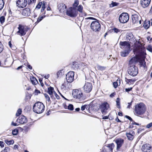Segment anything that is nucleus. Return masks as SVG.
Instances as JSON below:
<instances>
[{"label": "nucleus", "mask_w": 152, "mask_h": 152, "mask_svg": "<svg viewBox=\"0 0 152 152\" xmlns=\"http://www.w3.org/2000/svg\"><path fill=\"white\" fill-rule=\"evenodd\" d=\"M138 43L134 48L133 52L141 65L145 67V56L146 54L145 53V49L143 45L139 43V42Z\"/></svg>", "instance_id": "nucleus-1"}, {"label": "nucleus", "mask_w": 152, "mask_h": 152, "mask_svg": "<svg viewBox=\"0 0 152 152\" xmlns=\"http://www.w3.org/2000/svg\"><path fill=\"white\" fill-rule=\"evenodd\" d=\"M146 110V107L142 103L137 104L135 105L134 113L135 115L139 116L143 115Z\"/></svg>", "instance_id": "nucleus-2"}, {"label": "nucleus", "mask_w": 152, "mask_h": 152, "mask_svg": "<svg viewBox=\"0 0 152 152\" xmlns=\"http://www.w3.org/2000/svg\"><path fill=\"white\" fill-rule=\"evenodd\" d=\"M133 59L132 58L129 61V66L127 71L129 74L132 76H136L138 73V69L137 67L132 63Z\"/></svg>", "instance_id": "nucleus-3"}, {"label": "nucleus", "mask_w": 152, "mask_h": 152, "mask_svg": "<svg viewBox=\"0 0 152 152\" xmlns=\"http://www.w3.org/2000/svg\"><path fill=\"white\" fill-rule=\"evenodd\" d=\"M44 105L40 102H36L33 107L34 112L37 113H42L44 111Z\"/></svg>", "instance_id": "nucleus-4"}, {"label": "nucleus", "mask_w": 152, "mask_h": 152, "mask_svg": "<svg viewBox=\"0 0 152 152\" xmlns=\"http://www.w3.org/2000/svg\"><path fill=\"white\" fill-rule=\"evenodd\" d=\"M11 55V52L8 49L5 50L4 51V55L6 57H7L5 62V64L10 66H11L13 63L12 58V57H10Z\"/></svg>", "instance_id": "nucleus-5"}, {"label": "nucleus", "mask_w": 152, "mask_h": 152, "mask_svg": "<svg viewBox=\"0 0 152 152\" xmlns=\"http://www.w3.org/2000/svg\"><path fill=\"white\" fill-rule=\"evenodd\" d=\"M18 31L16 33L21 37L25 35L28 31V28L21 24H19L18 27Z\"/></svg>", "instance_id": "nucleus-6"}, {"label": "nucleus", "mask_w": 152, "mask_h": 152, "mask_svg": "<svg viewBox=\"0 0 152 152\" xmlns=\"http://www.w3.org/2000/svg\"><path fill=\"white\" fill-rule=\"evenodd\" d=\"M91 28L93 31H99L100 30L101 25L98 21H94L91 23Z\"/></svg>", "instance_id": "nucleus-7"}, {"label": "nucleus", "mask_w": 152, "mask_h": 152, "mask_svg": "<svg viewBox=\"0 0 152 152\" xmlns=\"http://www.w3.org/2000/svg\"><path fill=\"white\" fill-rule=\"evenodd\" d=\"M78 14L76 8L74 7H70L66 12L67 15L72 17H75L77 16Z\"/></svg>", "instance_id": "nucleus-8"}, {"label": "nucleus", "mask_w": 152, "mask_h": 152, "mask_svg": "<svg viewBox=\"0 0 152 152\" xmlns=\"http://www.w3.org/2000/svg\"><path fill=\"white\" fill-rule=\"evenodd\" d=\"M129 18V15L127 13H123L119 16V19L121 23H125L128 21Z\"/></svg>", "instance_id": "nucleus-9"}, {"label": "nucleus", "mask_w": 152, "mask_h": 152, "mask_svg": "<svg viewBox=\"0 0 152 152\" xmlns=\"http://www.w3.org/2000/svg\"><path fill=\"white\" fill-rule=\"evenodd\" d=\"M72 95L75 98L80 100L82 98L83 94L81 91L76 89L73 92Z\"/></svg>", "instance_id": "nucleus-10"}, {"label": "nucleus", "mask_w": 152, "mask_h": 152, "mask_svg": "<svg viewBox=\"0 0 152 152\" xmlns=\"http://www.w3.org/2000/svg\"><path fill=\"white\" fill-rule=\"evenodd\" d=\"M119 45L121 48L124 50H130V45L127 42H121Z\"/></svg>", "instance_id": "nucleus-11"}, {"label": "nucleus", "mask_w": 152, "mask_h": 152, "mask_svg": "<svg viewBox=\"0 0 152 152\" xmlns=\"http://www.w3.org/2000/svg\"><path fill=\"white\" fill-rule=\"evenodd\" d=\"M141 150L142 152H152L151 146L148 144L143 145L142 147Z\"/></svg>", "instance_id": "nucleus-12"}, {"label": "nucleus", "mask_w": 152, "mask_h": 152, "mask_svg": "<svg viewBox=\"0 0 152 152\" xmlns=\"http://www.w3.org/2000/svg\"><path fill=\"white\" fill-rule=\"evenodd\" d=\"M74 72L70 71L68 72L66 76V79L68 83H71L74 80Z\"/></svg>", "instance_id": "nucleus-13"}, {"label": "nucleus", "mask_w": 152, "mask_h": 152, "mask_svg": "<svg viewBox=\"0 0 152 152\" xmlns=\"http://www.w3.org/2000/svg\"><path fill=\"white\" fill-rule=\"evenodd\" d=\"M16 4L20 8H23L26 6L27 4V0H17Z\"/></svg>", "instance_id": "nucleus-14"}, {"label": "nucleus", "mask_w": 152, "mask_h": 152, "mask_svg": "<svg viewBox=\"0 0 152 152\" xmlns=\"http://www.w3.org/2000/svg\"><path fill=\"white\" fill-rule=\"evenodd\" d=\"M100 108L102 114L104 115L105 114L107 113V110L109 108V104L107 102L104 103L101 105Z\"/></svg>", "instance_id": "nucleus-15"}, {"label": "nucleus", "mask_w": 152, "mask_h": 152, "mask_svg": "<svg viewBox=\"0 0 152 152\" xmlns=\"http://www.w3.org/2000/svg\"><path fill=\"white\" fill-rule=\"evenodd\" d=\"M83 88L85 92L86 93L90 92L92 89L91 83L89 82L86 83L83 86Z\"/></svg>", "instance_id": "nucleus-16"}, {"label": "nucleus", "mask_w": 152, "mask_h": 152, "mask_svg": "<svg viewBox=\"0 0 152 152\" xmlns=\"http://www.w3.org/2000/svg\"><path fill=\"white\" fill-rule=\"evenodd\" d=\"M83 7L80 5L76 8L77 11L79 12V15L80 17H82L86 15V13L83 10Z\"/></svg>", "instance_id": "nucleus-17"}, {"label": "nucleus", "mask_w": 152, "mask_h": 152, "mask_svg": "<svg viewBox=\"0 0 152 152\" xmlns=\"http://www.w3.org/2000/svg\"><path fill=\"white\" fill-rule=\"evenodd\" d=\"M140 18V17L138 16L137 15H133L132 17V22L133 23H139L140 24L141 23V20H139V19Z\"/></svg>", "instance_id": "nucleus-18"}, {"label": "nucleus", "mask_w": 152, "mask_h": 152, "mask_svg": "<svg viewBox=\"0 0 152 152\" xmlns=\"http://www.w3.org/2000/svg\"><path fill=\"white\" fill-rule=\"evenodd\" d=\"M115 142L117 144V149L118 150L123 144L124 140L122 139L119 138L116 139L115 140Z\"/></svg>", "instance_id": "nucleus-19"}, {"label": "nucleus", "mask_w": 152, "mask_h": 152, "mask_svg": "<svg viewBox=\"0 0 152 152\" xmlns=\"http://www.w3.org/2000/svg\"><path fill=\"white\" fill-rule=\"evenodd\" d=\"M58 9L61 12H64L66 10V6L64 4H60L58 5Z\"/></svg>", "instance_id": "nucleus-20"}, {"label": "nucleus", "mask_w": 152, "mask_h": 152, "mask_svg": "<svg viewBox=\"0 0 152 152\" xmlns=\"http://www.w3.org/2000/svg\"><path fill=\"white\" fill-rule=\"evenodd\" d=\"M27 121V119L26 117L23 115H21L19 117L16 121L17 123L21 124H23L26 123Z\"/></svg>", "instance_id": "nucleus-21"}, {"label": "nucleus", "mask_w": 152, "mask_h": 152, "mask_svg": "<svg viewBox=\"0 0 152 152\" xmlns=\"http://www.w3.org/2000/svg\"><path fill=\"white\" fill-rule=\"evenodd\" d=\"M151 0H141L140 3L143 8L148 7L150 3Z\"/></svg>", "instance_id": "nucleus-22"}, {"label": "nucleus", "mask_w": 152, "mask_h": 152, "mask_svg": "<svg viewBox=\"0 0 152 152\" xmlns=\"http://www.w3.org/2000/svg\"><path fill=\"white\" fill-rule=\"evenodd\" d=\"M133 34L131 33H129L127 34L126 36V39L129 41L130 43L134 41L135 38L134 37Z\"/></svg>", "instance_id": "nucleus-23"}, {"label": "nucleus", "mask_w": 152, "mask_h": 152, "mask_svg": "<svg viewBox=\"0 0 152 152\" xmlns=\"http://www.w3.org/2000/svg\"><path fill=\"white\" fill-rule=\"evenodd\" d=\"M22 13L24 16H28L30 14V9L29 8H26L23 9L22 11Z\"/></svg>", "instance_id": "nucleus-24"}, {"label": "nucleus", "mask_w": 152, "mask_h": 152, "mask_svg": "<svg viewBox=\"0 0 152 152\" xmlns=\"http://www.w3.org/2000/svg\"><path fill=\"white\" fill-rule=\"evenodd\" d=\"M134 132L133 131H131L129 133H126V135L129 140H132L134 138Z\"/></svg>", "instance_id": "nucleus-25"}, {"label": "nucleus", "mask_w": 152, "mask_h": 152, "mask_svg": "<svg viewBox=\"0 0 152 152\" xmlns=\"http://www.w3.org/2000/svg\"><path fill=\"white\" fill-rule=\"evenodd\" d=\"M55 91L53 90V88L50 87L48 88V93L50 96L51 98H53L54 92Z\"/></svg>", "instance_id": "nucleus-26"}, {"label": "nucleus", "mask_w": 152, "mask_h": 152, "mask_svg": "<svg viewBox=\"0 0 152 152\" xmlns=\"http://www.w3.org/2000/svg\"><path fill=\"white\" fill-rule=\"evenodd\" d=\"M129 50H124V51L121 52V56L125 57L126 56L129 54Z\"/></svg>", "instance_id": "nucleus-27"}, {"label": "nucleus", "mask_w": 152, "mask_h": 152, "mask_svg": "<svg viewBox=\"0 0 152 152\" xmlns=\"http://www.w3.org/2000/svg\"><path fill=\"white\" fill-rule=\"evenodd\" d=\"M107 146L109 148L108 150H110L109 152H112L113 149L115 146L114 144L113 143H112L111 144L108 145Z\"/></svg>", "instance_id": "nucleus-28"}, {"label": "nucleus", "mask_w": 152, "mask_h": 152, "mask_svg": "<svg viewBox=\"0 0 152 152\" xmlns=\"http://www.w3.org/2000/svg\"><path fill=\"white\" fill-rule=\"evenodd\" d=\"M96 67L98 70L100 71H103L105 69L106 67L104 66H100L98 64H97Z\"/></svg>", "instance_id": "nucleus-29"}, {"label": "nucleus", "mask_w": 152, "mask_h": 152, "mask_svg": "<svg viewBox=\"0 0 152 152\" xmlns=\"http://www.w3.org/2000/svg\"><path fill=\"white\" fill-rule=\"evenodd\" d=\"M31 81L32 83L34 85H36L37 83V81L35 77H32L30 78Z\"/></svg>", "instance_id": "nucleus-30"}, {"label": "nucleus", "mask_w": 152, "mask_h": 152, "mask_svg": "<svg viewBox=\"0 0 152 152\" xmlns=\"http://www.w3.org/2000/svg\"><path fill=\"white\" fill-rule=\"evenodd\" d=\"M45 17V15L40 16L37 18V21L35 22L36 24L39 23L40 21H41L42 19Z\"/></svg>", "instance_id": "nucleus-31"}, {"label": "nucleus", "mask_w": 152, "mask_h": 152, "mask_svg": "<svg viewBox=\"0 0 152 152\" xmlns=\"http://www.w3.org/2000/svg\"><path fill=\"white\" fill-rule=\"evenodd\" d=\"M116 102L117 107L118 108L120 109L121 108V107L120 103V99L119 98H118L117 99Z\"/></svg>", "instance_id": "nucleus-32"}, {"label": "nucleus", "mask_w": 152, "mask_h": 152, "mask_svg": "<svg viewBox=\"0 0 152 152\" xmlns=\"http://www.w3.org/2000/svg\"><path fill=\"white\" fill-rule=\"evenodd\" d=\"M45 4L44 2H39L38 4L36 6V9H39L43 5V4Z\"/></svg>", "instance_id": "nucleus-33"}, {"label": "nucleus", "mask_w": 152, "mask_h": 152, "mask_svg": "<svg viewBox=\"0 0 152 152\" xmlns=\"http://www.w3.org/2000/svg\"><path fill=\"white\" fill-rule=\"evenodd\" d=\"M79 4V1L78 0H75V2L73 4V7H74L75 8L77 7Z\"/></svg>", "instance_id": "nucleus-34"}, {"label": "nucleus", "mask_w": 152, "mask_h": 152, "mask_svg": "<svg viewBox=\"0 0 152 152\" xmlns=\"http://www.w3.org/2000/svg\"><path fill=\"white\" fill-rule=\"evenodd\" d=\"M5 142V143L8 145L12 144L14 143V141L12 140L10 141H9L8 140H6Z\"/></svg>", "instance_id": "nucleus-35"}, {"label": "nucleus", "mask_w": 152, "mask_h": 152, "mask_svg": "<svg viewBox=\"0 0 152 152\" xmlns=\"http://www.w3.org/2000/svg\"><path fill=\"white\" fill-rule=\"evenodd\" d=\"M4 2L3 0H0V10H2L4 5Z\"/></svg>", "instance_id": "nucleus-36"}, {"label": "nucleus", "mask_w": 152, "mask_h": 152, "mask_svg": "<svg viewBox=\"0 0 152 152\" xmlns=\"http://www.w3.org/2000/svg\"><path fill=\"white\" fill-rule=\"evenodd\" d=\"M119 4L115 2H112L110 4V7H113L114 6H117Z\"/></svg>", "instance_id": "nucleus-37"}, {"label": "nucleus", "mask_w": 152, "mask_h": 152, "mask_svg": "<svg viewBox=\"0 0 152 152\" xmlns=\"http://www.w3.org/2000/svg\"><path fill=\"white\" fill-rule=\"evenodd\" d=\"M45 96L46 99V101H48L49 102V103H50V98L49 96L47 94H44Z\"/></svg>", "instance_id": "nucleus-38"}, {"label": "nucleus", "mask_w": 152, "mask_h": 152, "mask_svg": "<svg viewBox=\"0 0 152 152\" xmlns=\"http://www.w3.org/2000/svg\"><path fill=\"white\" fill-rule=\"evenodd\" d=\"M150 23L149 22H148L147 23H144L143 26L145 29H148L149 27Z\"/></svg>", "instance_id": "nucleus-39"}, {"label": "nucleus", "mask_w": 152, "mask_h": 152, "mask_svg": "<svg viewBox=\"0 0 152 152\" xmlns=\"http://www.w3.org/2000/svg\"><path fill=\"white\" fill-rule=\"evenodd\" d=\"M22 113V109H19L18 110L16 115V116H19Z\"/></svg>", "instance_id": "nucleus-40"}, {"label": "nucleus", "mask_w": 152, "mask_h": 152, "mask_svg": "<svg viewBox=\"0 0 152 152\" xmlns=\"http://www.w3.org/2000/svg\"><path fill=\"white\" fill-rule=\"evenodd\" d=\"M18 132V129H15L12 131V134L13 135H16L17 134Z\"/></svg>", "instance_id": "nucleus-41"}, {"label": "nucleus", "mask_w": 152, "mask_h": 152, "mask_svg": "<svg viewBox=\"0 0 152 152\" xmlns=\"http://www.w3.org/2000/svg\"><path fill=\"white\" fill-rule=\"evenodd\" d=\"M4 49V46L1 42H0V53H1Z\"/></svg>", "instance_id": "nucleus-42"}, {"label": "nucleus", "mask_w": 152, "mask_h": 152, "mask_svg": "<svg viewBox=\"0 0 152 152\" xmlns=\"http://www.w3.org/2000/svg\"><path fill=\"white\" fill-rule=\"evenodd\" d=\"M126 82H129V83H134L135 82V80H134L132 79H130L127 78H126Z\"/></svg>", "instance_id": "nucleus-43"}, {"label": "nucleus", "mask_w": 152, "mask_h": 152, "mask_svg": "<svg viewBox=\"0 0 152 152\" xmlns=\"http://www.w3.org/2000/svg\"><path fill=\"white\" fill-rule=\"evenodd\" d=\"M36 0H28V4H30L36 2Z\"/></svg>", "instance_id": "nucleus-44"}, {"label": "nucleus", "mask_w": 152, "mask_h": 152, "mask_svg": "<svg viewBox=\"0 0 152 152\" xmlns=\"http://www.w3.org/2000/svg\"><path fill=\"white\" fill-rule=\"evenodd\" d=\"M5 18L4 16H1L0 18V21L2 24L4 22Z\"/></svg>", "instance_id": "nucleus-45"}, {"label": "nucleus", "mask_w": 152, "mask_h": 152, "mask_svg": "<svg viewBox=\"0 0 152 152\" xmlns=\"http://www.w3.org/2000/svg\"><path fill=\"white\" fill-rule=\"evenodd\" d=\"M10 151V148L9 147H6L4 150L2 152H8Z\"/></svg>", "instance_id": "nucleus-46"}, {"label": "nucleus", "mask_w": 152, "mask_h": 152, "mask_svg": "<svg viewBox=\"0 0 152 152\" xmlns=\"http://www.w3.org/2000/svg\"><path fill=\"white\" fill-rule=\"evenodd\" d=\"M68 109L70 110H73V106L72 104H70L68 106Z\"/></svg>", "instance_id": "nucleus-47"}, {"label": "nucleus", "mask_w": 152, "mask_h": 152, "mask_svg": "<svg viewBox=\"0 0 152 152\" xmlns=\"http://www.w3.org/2000/svg\"><path fill=\"white\" fill-rule=\"evenodd\" d=\"M133 102V101H132L131 102H129L128 103V105L127 107L126 108L128 109H130V108L132 104V103Z\"/></svg>", "instance_id": "nucleus-48"}, {"label": "nucleus", "mask_w": 152, "mask_h": 152, "mask_svg": "<svg viewBox=\"0 0 152 152\" xmlns=\"http://www.w3.org/2000/svg\"><path fill=\"white\" fill-rule=\"evenodd\" d=\"M66 83L65 82L62 84L61 88L62 89H64L66 87Z\"/></svg>", "instance_id": "nucleus-49"}, {"label": "nucleus", "mask_w": 152, "mask_h": 152, "mask_svg": "<svg viewBox=\"0 0 152 152\" xmlns=\"http://www.w3.org/2000/svg\"><path fill=\"white\" fill-rule=\"evenodd\" d=\"M5 143L4 142L2 141H0V146L1 148H3L4 147Z\"/></svg>", "instance_id": "nucleus-50"}, {"label": "nucleus", "mask_w": 152, "mask_h": 152, "mask_svg": "<svg viewBox=\"0 0 152 152\" xmlns=\"http://www.w3.org/2000/svg\"><path fill=\"white\" fill-rule=\"evenodd\" d=\"M62 74V73L61 72V71H58L57 72V77H58L59 76L61 75Z\"/></svg>", "instance_id": "nucleus-51"}, {"label": "nucleus", "mask_w": 152, "mask_h": 152, "mask_svg": "<svg viewBox=\"0 0 152 152\" xmlns=\"http://www.w3.org/2000/svg\"><path fill=\"white\" fill-rule=\"evenodd\" d=\"M152 126V122L146 126V127L149 128Z\"/></svg>", "instance_id": "nucleus-52"}, {"label": "nucleus", "mask_w": 152, "mask_h": 152, "mask_svg": "<svg viewBox=\"0 0 152 152\" xmlns=\"http://www.w3.org/2000/svg\"><path fill=\"white\" fill-rule=\"evenodd\" d=\"M113 86L115 88H116L118 86V84L117 82H114L113 83Z\"/></svg>", "instance_id": "nucleus-53"}, {"label": "nucleus", "mask_w": 152, "mask_h": 152, "mask_svg": "<svg viewBox=\"0 0 152 152\" xmlns=\"http://www.w3.org/2000/svg\"><path fill=\"white\" fill-rule=\"evenodd\" d=\"M132 89V87L129 88H126L125 91L126 92H129V91H131Z\"/></svg>", "instance_id": "nucleus-54"}, {"label": "nucleus", "mask_w": 152, "mask_h": 152, "mask_svg": "<svg viewBox=\"0 0 152 152\" xmlns=\"http://www.w3.org/2000/svg\"><path fill=\"white\" fill-rule=\"evenodd\" d=\"M125 117L128 119L130 121H133L132 119L130 117L127 116V115H126Z\"/></svg>", "instance_id": "nucleus-55"}, {"label": "nucleus", "mask_w": 152, "mask_h": 152, "mask_svg": "<svg viewBox=\"0 0 152 152\" xmlns=\"http://www.w3.org/2000/svg\"><path fill=\"white\" fill-rule=\"evenodd\" d=\"M113 30L116 33H117L120 31L119 30L116 28H114Z\"/></svg>", "instance_id": "nucleus-56"}, {"label": "nucleus", "mask_w": 152, "mask_h": 152, "mask_svg": "<svg viewBox=\"0 0 152 152\" xmlns=\"http://www.w3.org/2000/svg\"><path fill=\"white\" fill-rule=\"evenodd\" d=\"M147 50L151 52H152V48L150 46H148L147 48Z\"/></svg>", "instance_id": "nucleus-57"}, {"label": "nucleus", "mask_w": 152, "mask_h": 152, "mask_svg": "<svg viewBox=\"0 0 152 152\" xmlns=\"http://www.w3.org/2000/svg\"><path fill=\"white\" fill-rule=\"evenodd\" d=\"M85 19H91V20H96V19L93 17H88L85 18Z\"/></svg>", "instance_id": "nucleus-58"}, {"label": "nucleus", "mask_w": 152, "mask_h": 152, "mask_svg": "<svg viewBox=\"0 0 152 152\" xmlns=\"http://www.w3.org/2000/svg\"><path fill=\"white\" fill-rule=\"evenodd\" d=\"M86 107V106L83 105L81 107V110L82 111L84 110Z\"/></svg>", "instance_id": "nucleus-59"}, {"label": "nucleus", "mask_w": 152, "mask_h": 152, "mask_svg": "<svg viewBox=\"0 0 152 152\" xmlns=\"http://www.w3.org/2000/svg\"><path fill=\"white\" fill-rule=\"evenodd\" d=\"M45 4H43V5L42 6V9L41 10V12H43V11L44 10V9H45Z\"/></svg>", "instance_id": "nucleus-60"}, {"label": "nucleus", "mask_w": 152, "mask_h": 152, "mask_svg": "<svg viewBox=\"0 0 152 152\" xmlns=\"http://www.w3.org/2000/svg\"><path fill=\"white\" fill-rule=\"evenodd\" d=\"M115 94V93H113L110 95V97L111 98L113 97H114Z\"/></svg>", "instance_id": "nucleus-61"}, {"label": "nucleus", "mask_w": 152, "mask_h": 152, "mask_svg": "<svg viewBox=\"0 0 152 152\" xmlns=\"http://www.w3.org/2000/svg\"><path fill=\"white\" fill-rule=\"evenodd\" d=\"M53 94H54L56 98L58 99V96L55 92H54Z\"/></svg>", "instance_id": "nucleus-62"}, {"label": "nucleus", "mask_w": 152, "mask_h": 152, "mask_svg": "<svg viewBox=\"0 0 152 152\" xmlns=\"http://www.w3.org/2000/svg\"><path fill=\"white\" fill-rule=\"evenodd\" d=\"M118 115L120 116H123V114L122 112H119L118 113Z\"/></svg>", "instance_id": "nucleus-63"}, {"label": "nucleus", "mask_w": 152, "mask_h": 152, "mask_svg": "<svg viewBox=\"0 0 152 152\" xmlns=\"http://www.w3.org/2000/svg\"><path fill=\"white\" fill-rule=\"evenodd\" d=\"M13 148L15 149H18V145H15L13 147Z\"/></svg>", "instance_id": "nucleus-64"}]
</instances>
